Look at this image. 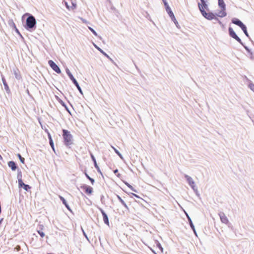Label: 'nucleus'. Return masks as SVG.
I'll return each instance as SVG.
<instances>
[{"mask_svg": "<svg viewBox=\"0 0 254 254\" xmlns=\"http://www.w3.org/2000/svg\"><path fill=\"white\" fill-rule=\"evenodd\" d=\"M184 177L186 179L187 182L191 188V189L192 190H194V188H195L196 187L195 185V182L193 181L192 178L187 174L184 175Z\"/></svg>", "mask_w": 254, "mask_h": 254, "instance_id": "nucleus-7", "label": "nucleus"}, {"mask_svg": "<svg viewBox=\"0 0 254 254\" xmlns=\"http://www.w3.org/2000/svg\"><path fill=\"white\" fill-rule=\"evenodd\" d=\"M171 20L174 22V23L175 24L176 26L178 27V28H179L180 27V26L179 25V23L177 20V19H176L175 18V15H174V17H170Z\"/></svg>", "mask_w": 254, "mask_h": 254, "instance_id": "nucleus-32", "label": "nucleus"}, {"mask_svg": "<svg viewBox=\"0 0 254 254\" xmlns=\"http://www.w3.org/2000/svg\"><path fill=\"white\" fill-rule=\"evenodd\" d=\"M244 48L245 49V50L248 52V54L250 55V58L251 60H254V57H253V53L251 51V50L245 45L243 46Z\"/></svg>", "mask_w": 254, "mask_h": 254, "instance_id": "nucleus-22", "label": "nucleus"}, {"mask_svg": "<svg viewBox=\"0 0 254 254\" xmlns=\"http://www.w3.org/2000/svg\"><path fill=\"white\" fill-rule=\"evenodd\" d=\"M198 9L201 15L206 19L211 20L214 18V13L209 11L208 7V3L204 4H199Z\"/></svg>", "mask_w": 254, "mask_h": 254, "instance_id": "nucleus-1", "label": "nucleus"}, {"mask_svg": "<svg viewBox=\"0 0 254 254\" xmlns=\"http://www.w3.org/2000/svg\"><path fill=\"white\" fill-rule=\"evenodd\" d=\"M81 230H82V232L83 233V236L85 237V238L88 241H89V240L88 239V237L87 235V234H86L85 232L84 231V230H83V229L82 228H81Z\"/></svg>", "mask_w": 254, "mask_h": 254, "instance_id": "nucleus-40", "label": "nucleus"}, {"mask_svg": "<svg viewBox=\"0 0 254 254\" xmlns=\"http://www.w3.org/2000/svg\"><path fill=\"white\" fill-rule=\"evenodd\" d=\"M1 79H2V83L3 84L4 87V89L5 90V91L7 93H9L10 92V89H9L8 85L6 81L5 77L4 76H2Z\"/></svg>", "mask_w": 254, "mask_h": 254, "instance_id": "nucleus-19", "label": "nucleus"}, {"mask_svg": "<svg viewBox=\"0 0 254 254\" xmlns=\"http://www.w3.org/2000/svg\"><path fill=\"white\" fill-rule=\"evenodd\" d=\"M214 18L213 19H214L216 21H217L218 22V23H219V24L220 25H222V23L221 22V21L218 19V18L216 16V15L214 14Z\"/></svg>", "mask_w": 254, "mask_h": 254, "instance_id": "nucleus-43", "label": "nucleus"}, {"mask_svg": "<svg viewBox=\"0 0 254 254\" xmlns=\"http://www.w3.org/2000/svg\"><path fill=\"white\" fill-rule=\"evenodd\" d=\"M131 190L134 188L131 185H130L128 187Z\"/></svg>", "mask_w": 254, "mask_h": 254, "instance_id": "nucleus-51", "label": "nucleus"}, {"mask_svg": "<svg viewBox=\"0 0 254 254\" xmlns=\"http://www.w3.org/2000/svg\"><path fill=\"white\" fill-rule=\"evenodd\" d=\"M8 166L10 168L12 171H15L18 169L17 164L13 161H10L7 163Z\"/></svg>", "mask_w": 254, "mask_h": 254, "instance_id": "nucleus-15", "label": "nucleus"}, {"mask_svg": "<svg viewBox=\"0 0 254 254\" xmlns=\"http://www.w3.org/2000/svg\"><path fill=\"white\" fill-rule=\"evenodd\" d=\"M59 102L61 104V105L65 108L66 111L68 113L71 114V112H70V110H69L68 108L67 107V106H66V105L65 104V103L63 100H62L61 99H59Z\"/></svg>", "mask_w": 254, "mask_h": 254, "instance_id": "nucleus-23", "label": "nucleus"}, {"mask_svg": "<svg viewBox=\"0 0 254 254\" xmlns=\"http://www.w3.org/2000/svg\"><path fill=\"white\" fill-rule=\"evenodd\" d=\"M17 156L19 159L21 163L24 164L25 163V159L23 157H22L20 154L18 153L17 154Z\"/></svg>", "mask_w": 254, "mask_h": 254, "instance_id": "nucleus-33", "label": "nucleus"}, {"mask_svg": "<svg viewBox=\"0 0 254 254\" xmlns=\"http://www.w3.org/2000/svg\"><path fill=\"white\" fill-rule=\"evenodd\" d=\"M18 187L19 189H23L27 191H28L31 188V187H30L29 185L24 184L23 181L18 183Z\"/></svg>", "mask_w": 254, "mask_h": 254, "instance_id": "nucleus-12", "label": "nucleus"}, {"mask_svg": "<svg viewBox=\"0 0 254 254\" xmlns=\"http://www.w3.org/2000/svg\"><path fill=\"white\" fill-rule=\"evenodd\" d=\"M22 39H24V38L23 37L22 35L20 34V35H18Z\"/></svg>", "mask_w": 254, "mask_h": 254, "instance_id": "nucleus-54", "label": "nucleus"}, {"mask_svg": "<svg viewBox=\"0 0 254 254\" xmlns=\"http://www.w3.org/2000/svg\"><path fill=\"white\" fill-rule=\"evenodd\" d=\"M235 40H236L238 42H239L241 45L243 46L245 45L244 43L242 41L241 39L239 38V37L237 35L234 38Z\"/></svg>", "mask_w": 254, "mask_h": 254, "instance_id": "nucleus-31", "label": "nucleus"}, {"mask_svg": "<svg viewBox=\"0 0 254 254\" xmlns=\"http://www.w3.org/2000/svg\"><path fill=\"white\" fill-rule=\"evenodd\" d=\"M193 190V191H194V192H195V193L196 195L198 197L200 198V194H199V192H198V190H197V187H196L195 188H194V190Z\"/></svg>", "mask_w": 254, "mask_h": 254, "instance_id": "nucleus-36", "label": "nucleus"}, {"mask_svg": "<svg viewBox=\"0 0 254 254\" xmlns=\"http://www.w3.org/2000/svg\"><path fill=\"white\" fill-rule=\"evenodd\" d=\"M131 195H132V196H134L135 197L138 198H140V197H139L138 195H137L136 194H135V193H131Z\"/></svg>", "mask_w": 254, "mask_h": 254, "instance_id": "nucleus-48", "label": "nucleus"}, {"mask_svg": "<svg viewBox=\"0 0 254 254\" xmlns=\"http://www.w3.org/2000/svg\"><path fill=\"white\" fill-rule=\"evenodd\" d=\"M100 200L102 204L105 203L104 196L103 194H102L100 196Z\"/></svg>", "mask_w": 254, "mask_h": 254, "instance_id": "nucleus-44", "label": "nucleus"}, {"mask_svg": "<svg viewBox=\"0 0 254 254\" xmlns=\"http://www.w3.org/2000/svg\"><path fill=\"white\" fill-rule=\"evenodd\" d=\"M200 2H198L197 5H198L199 4H204L205 3H208V0H200Z\"/></svg>", "mask_w": 254, "mask_h": 254, "instance_id": "nucleus-41", "label": "nucleus"}, {"mask_svg": "<svg viewBox=\"0 0 254 254\" xmlns=\"http://www.w3.org/2000/svg\"><path fill=\"white\" fill-rule=\"evenodd\" d=\"M111 147L114 150L115 153L120 157V158L121 159L123 160L124 158H123V156L122 155V154L116 148H115L114 146H111Z\"/></svg>", "mask_w": 254, "mask_h": 254, "instance_id": "nucleus-30", "label": "nucleus"}, {"mask_svg": "<svg viewBox=\"0 0 254 254\" xmlns=\"http://www.w3.org/2000/svg\"><path fill=\"white\" fill-rule=\"evenodd\" d=\"M65 70H66V73L67 74V75L68 76L69 79L72 81V83L76 87V88H77L79 92L82 95H83V92H82V89H81L79 84H78V83L77 81V80H76V79L74 77V76H73V75L72 74V73H71V72L70 71L69 69L66 68Z\"/></svg>", "mask_w": 254, "mask_h": 254, "instance_id": "nucleus-4", "label": "nucleus"}, {"mask_svg": "<svg viewBox=\"0 0 254 254\" xmlns=\"http://www.w3.org/2000/svg\"><path fill=\"white\" fill-rule=\"evenodd\" d=\"M90 157H91V158L92 161L93 162L94 166L95 168H96V169L97 170L98 173L100 174L101 175H103L97 163L96 160L95 156L91 153H90Z\"/></svg>", "mask_w": 254, "mask_h": 254, "instance_id": "nucleus-9", "label": "nucleus"}, {"mask_svg": "<svg viewBox=\"0 0 254 254\" xmlns=\"http://www.w3.org/2000/svg\"><path fill=\"white\" fill-rule=\"evenodd\" d=\"M48 139L49 140V144H50L51 147H52L53 150L55 152V147H54V143L53 140L52 139V136L49 132L48 133Z\"/></svg>", "mask_w": 254, "mask_h": 254, "instance_id": "nucleus-20", "label": "nucleus"}, {"mask_svg": "<svg viewBox=\"0 0 254 254\" xmlns=\"http://www.w3.org/2000/svg\"><path fill=\"white\" fill-rule=\"evenodd\" d=\"M232 22L233 24L239 26L240 28H241L244 25V24L239 19L237 18H232Z\"/></svg>", "mask_w": 254, "mask_h": 254, "instance_id": "nucleus-16", "label": "nucleus"}, {"mask_svg": "<svg viewBox=\"0 0 254 254\" xmlns=\"http://www.w3.org/2000/svg\"><path fill=\"white\" fill-rule=\"evenodd\" d=\"M14 30L18 35H20V33L19 30L16 27L14 29Z\"/></svg>", "mask_w": 254, "mask_h": 254, "instance_id": "nucleus-49", "label": "nucleus"}, {"mask_svg": "<svg viewBox=\"0 0 254 254\" xmlns=\"http://www.w3.org/2000/svg\"><path fill=\"white\" fill-rule=\"evenodd\" d=\"M40 227H42L41 229L42 230L43 229V225L40 226Z\"/></svg>", "mask_w": 254, "mask_h": 254, "instance_id": "nucleus-58", "label": "nucleus"}, {"mask_svg": "<svg viewBox=\"0 0 254 254\" xmlns=\"http://www.w3.org/2000/svg\"><path fill=\"white\" fill-rule=\"evenodd\" d=\"M88 29L90 30V31L93 33V34L95 36H98L97 33L95 31L94 29H93L91 27H88Z\"/></svg>", "mask_w": 254, "mask_h": 254, "instance_id": "nucleus-35", "label": "nucleus"}, {"mask_svg": "<svg viewBox=\"0 0 254 254\" xmlns=\"http://www.w3.org/2000/svg\"><path fill=\"white\" fill-rule=\"evenodd\" d=\"M124 184L128 187L130 185L126 181H124Z\"/></svg>", "mask_w": 254, "mask_h": 254, "instance_id": "nucleus-50", "label": "nucleus"}, {"mask_svg": "<svg viewBox=\"0 0 254 254\" xmlns=\"http://www.w3.org/2000/svg\"><path fill=\"white\" fill-rule=\"evenodd\" d=\"M37 232L42 238L45 236V233L42 231L37 230Z\"/></svg>", "mask_w": 254, "mask_h": 254, "instance_id": "nucleus-38", "label": "nucleus"}, {"mask_svg": "<svg viewBox=\"0 0 254 254\" xmlns=\"http://www.w3.org/2000/svg\"><path fill=\"white\" fill-rule=\"evenodd\" d=\"M165 9L166 10V12H167V13L169 15L170 17H174V14L173 11H172L170 7H167Z\"/></svg>", "mask_w": 254, "mask_h": 254, "instance_id": "nucleus-29", "label": "nucleus"}, {"mask_svg": "<svg viewBox=\"0 0 254 254\" xmlns=\"http://www.w3.org/2000/svg\"><path fill=\"white\" fill-rule=\"evenodd\" d=\"M17 179H18V183H19L20 181H22V172L19 169H18L17 170Z\"/></svg>", "mask_w": 254, "mask_h": 254, "instance_id": "nucleus-25", "label": "nucleus"}, {"mask_svg": "<svg viewBox=\"0 0 254 254\" xmlns=\"http://www.w3.org/2000/svg\"><path fill=\"white\" fill-rule=\"evenodd\" d=\"M99 210L100 211L101 214H102L103 221H104V223L109 226V218H108V216L107 214L106 213V212L103 209H102L101 208H99Z\"/></svg>", "mask_w": 254, "mask_h": 254, "instance_id": "nucleus-10", "label": "nucleus"}, {"mask_svg": "<svg viewBox=\"0 0 254 254\" xmlns=\"http://www.w3.org/2000/svg\"><path fill=\"white\" fill-rule=\"evenodd\" d=\"M59 198L60 199V200L62 201L63 204L65 206V207L70 212H72V210L70 208V207H69V205L68 204L66 200H65V199L62 196H61L60 195L59 196Z\"/></svg>", "mask_w": 254, "mask_h": 254, "instance_id": "nucleus-18", "label": "nucleus"}, {"mask_svg": "<svg viewBox=\"0 0 254 254\" xmlns=\"http://www.w3.org/2000/svg\"><path fill=\"white\" fill-rule=\"evenodd\" d=\"M186 216H187V219H188L189 225H190L191 229L193 231V232L194 234H195V235L197 236V235L196 231L195 230L194 226V225H193V224L192 223V221L190 217V216L187 213H186Z\"/></svg>", "mask_w": 254, "mask_h": 254, "instance_id": "nucleus-14", "label": "nucleus"}, {"mask_svg": "<svg viewBox=\"0 0 254 254\" xmlns=\"http://www.w3.org/2000/svg\"><path fill=\"white\" fill-rule=\"evenodd\" d=\"M229 34L231 37L232 38H234L237 35L236 32L234 31L233 28L231 27H229L228 28Z\"/></svg>", "mask_w": 254, "mask_h": 254, "instance_id": "nucleus-21", "label": "nucleus"}, {"mask_svg": "<svg viewBox=\"0 0 254 254\" xmlns=\"http://www.w3.org/2000/svg\"><path fill=\"white\" fill-rule=\"evenodd\" d=\"M80 188L84 190L85 192L88 195L91 194L93 191V189L91 187L85 184L82 185Z\"/></svg>", "mask_w": 254, "mask_h": 254, "instance_id": "nucleus-8", "label": "nucleus"}, {"mask_svg": "<svg viewBox=\"0 0 254 254\" xmlns=\"http://www.w3.org/2000/svg\"><path fill=\"white\" fill-rule=\"evenodd\" d=\"M27 92L28 94H29V95L30 94L29 91L28 89L27 90Z\"/></svg>", "mask_w": 254, "mask_h": 254, "instance_id": "nucleus-57", "label": "nucleus"}, {"mask_svg": "<svg viewBox=\"0 0 254 254\" xmlns=\"http://www.w3.org/2000/svg\"><path fill=\"white\" fill-rule=\"evenodd\" d=\"M163 3L164 4L165 9L167 8V7H170L169 4H168V2H167V1H166V2H165Z\"/></svg>", "mask_w": 254, "mask_h": 254, "instance_id": "nucleus-47", "label": "nucleus"}, {"mask_svg": "<svg viewBox=\"0 0 254 254\" xmlns=\"http://www.w3.org/2000/svg\"><path fill=\"white\" fill-rule=\"evenodd\" d=\"M63 137L64 144L67 147L70 148L73 144V136L70 131L65 129H62Z\"/></svg>", "mask_w": 254, "mask_h": 254, "instance_id": "nucleus-3", "label": "nucleus"}, {"mask_svg": "<svg viewBox=\"0 0 254 254\" xmlns=\"http://www.w3.org/2000/svg\"><path fill=\"white\" fill-rule=\"evenodd\" d=\"M132 190L133 191L135 192H137V190H136L134 188H133V190Z\"/></svg>", "mask_w": 254, "mask_h": 254, "instance_id": "nucleus-52", "label": "nucleus"}, {"mask_svg": "<svg viewBox=\"0 0 254 254\" xmlns=\"http://www.w3.org/2000/svg\"><path fill=\"white\" fill-rule=\"evenodd\" d=\"M222 9H221V10L219 11V13L217 14V13H214L215 15H216V17H220V15H222Z\"/></svg>", "mask_w": 254, "mask_h": 254, "instance_id": "nucleus-45", "label": "nucleus"}, {"mask_svg": "<svg viewBox=\"0 0 254 254\" xmlns=\"http://www.w3.org/2000/svg\"><path fill=\"white\" fill-rule=\"evenodd\" d=\"M48 64L57 73H61V70L59 66L52 60H49Z\"/></svg>", "mask_w": 254, "mask_h": 254, "instance_id": "nucleus-5", "label": "nucleus"}, {"mask_svg": "<svg viewBox=\"0 0 254 254\" xmlns=\"http://www.w3.org/2000/svg\"><path fill=\"white\" fill-rule=\"evenodd\" d=\"M219 216L220 217V220H221V221L222 223L225 224H227L229 223V221L227 216H226V215L225 214V213L224 212H220L219 213Z\"/></svg>", "mask_w": 254, "mask_h": 254, "instance_id": "nucleus-11", "label": "nucleus"}, {"mask_svg": "<svg viewBox=\"0 0 254 254\" xmlns=\"http://www.w3.org/2000/svg\"><path fill=\"white\" fill-rule=\"evenodd\" d=\"M114 173L116 174L118 177H120L121 174L118 173V170L117 169L114 170Z\"/></svg>", "mask_w": 254, "mask_h": 254, "instance_id": "nucleus-42", "label": "nucleus"}, {"mask_svg": "<svg viewBox=\"0 0 254 254\" xmlns=\"http://www.w3.org/2000/svg\"><path fill=\"white\" fill-rule=\"evenodd\" d=\"M162 1L163 3H164V2H166L167 0H162Z\"/></svg>", "mask_w": 254, "mask_h": 254, "instance_id": "nucleus-56", "label": "nucleus"}, {"mask_svg": "<svg viewBox=\"0 0 254 254\" xmlns=\"http://www.w3.org/2000/svg\"><path fill=\"white\" fill-rule=\"evenodd\" d=\"M93 45L95 47V48L98 50L101 53H102L104 56L107 57L110 61L114 62L113 59L110 58V57L106 53H105L103 50H102L100 47H99L98 46H97L95 44L93 43Z\"/></svg>", "mask_w": 254, "mask_h": 254, "instance_id": "nucleus-13", "label": "nucleus"}, {"mask_svg": "<svg viewBox=\"0 0 254 254\" xmlns=\"http://www.w3.org/2000/svg\"><path fill=\"white\" fill-rule=\"evenodd\" d=\"M8 24L10 27L14 29L16 27L15 24L14 23L12 19H9L8 21Z\"/></svg>", "mask_w": 254, "mask_h": 254, "instance_id": "nucleus-28", "label": "nucleus"}, {"mask_svg": "<svg viewBox=\"0 0 254 254\" xmlns=\"http://www.w3.org/2000/svg\"><path fill=\"white\" fill-rule=\"evenodd\" d=\"M218 0V5L222 9V15H220V17H224L227 15V13L226 12V4L223 0Z\"/></svg>", "mask_w": 254, "mask_h": 254, "instance_id": "nucleus-6", "label": "nucleus"}, {"mask_svg": "<svg viewBox=\"0 0 254 254\" xmlns=\"http://www.w3.org/2000/svg\"><path fill=\"white\" fill-rule=\"evenodd\" d=\"M13 74L15 78L17 80H20L22 78L21 75L20 74V71L19 69L17 68H14L13 69Z\"/></svg>", "mask_w": 254, "mask_h": 254, "instance_id": "nucleus-17", "label": "nucleus"}, {"mask_svg": "<svg viewBox=\"0 0 254 254\" xmlns=\"http://www.w3.org/2000/svg\"><path fill=\"white\" fill-rule=\"evenodd\" d=\"M241 28L243 30V31L244 32V33L245 34V35L247 37L250 38L249 34V33L248 32V31H247V27L246 26V25L244 24Z\"/></svg>", "mask_w": 254, "mask_h": 254, "instance_id": "nucleus-26", "label": "nucleus"}, {"mask_svg": "<svg viewBox=\"0 0 254 254\" xmlns=\"http://www.w3.org/2000/svg\"><path fill=\"white\" fill-rule=\"evenodd\" d=\"M28 16L26 18L24 27L25 28L30 31H34L36 28V21L35 17L31 14L27 13Z\"/></svg>", "mask_w": 254, "mask_h": 254, "instance_id": "nucleus-2", "label": "nucleus"}, {"mask_svg": "<svg viewBox=\"0 0 254 254\" xmlns=\"http://www.w3.org/2000/svg\"><path fill=\"white\" fill-rule=\"evenodd\" d=\"M117 197L118 200L120 201V202L122 203V204L127 209H128V207L127 204L126 203L125 201L121 198V197L119 195H117Z\"/></svg>", "mask_w": 254, "mask_h": 254, "instance_id": "nucleus-24", "label": "nucleus"}, {"mask_svg": "<svg viewBox=\"0 0 254 254\" xmlns=\"http://www.w3.org/2000/svg\"><path fill=\"white\" fill-rule=\"evenodd\" d=\"M72 6H70V9L72 10L74 9L76 7V4L75 2L71 1Z\"/></svg>", "mask_w": 254, "mask_h": 254, "instance_id": "nucleus-39", "label": "nucleus"}, {"mask_svg": "<svg viewBox=\"0 0 254 254\" xmlns=\"http://www.w3.org/2000/svg\"><path fill=\"white\" fill-rule=\"evenodd\" d=\"M64 3H65V5L66 6V7L68 9V10H70L71 9H70V6H69V5L68 4L67 2L65 1L64 2Z\"/></svg>", "mask_w": 254, "mask_h": 254, "instance_id": "nucleus-46", "label": "nucleus"}, {"mask_svg": "<svg viewBox=\"0 0 254 254\" xmlns=\"http://www.w3.org/2000/svg\"><path fill=\"white\" fill-rule=\"evenodd\" d=\"M249 87L254 92V84L250 82L249 84Z\"/></svg>", "mask_w": 254, "mask_h": 254, "instance_id": "nucleus-37", "label": "nucleus"}, {"mask_svg": "<svg viewBox=\"0 0 254 254\" xmlns=\"http://www.w3.org/2000/svg\"><path fill=\"white\" fill-rule=\"evenodd\" d=\"M156 246L159 249V250L161 252H163V247H162L161 244L158 242V241L156 242Z\"/></svg>", "mask_w": 254, "mask_h": 254, "instance_id": "nucleus-34", "label": "nucleus"}, {"mask_svg": "<svg viewBox=\"0 0 254 254\" xmlns=\"http://www.w3.org/2000/svg\"><path fill=\"white\" fill-rule=\"evenodd\" d=\"M132 190L133 191L135 192H137V190H136L134 188H133V190Z\"/></svg>", "mask_w": 254, "mask_h": 254, "instance_id": "nucleus-53", "label": "nucleus"}, {"mask_svg": "<svg viewBox=\"0 0 254 254\" xmlns=\"http://www.w3.org/2000/svg\"><path fill=\"white\" fill-rule=\"evenodd\" d=\"M84 175H85V177H86V178H87V179H88V180L90 181V182H91V184H92V185H93V184H94V183H95V180H94V179H93L92 178H91V177L88 175V174L86 173V171L84 172Z\"/></svg>", "mask_w": 254, "mask_h": 254, "instance_id": "nucleus-27", "label": "nucleus"}, {"mask_svg": "<svg viewBox=\"0 0 254 254\" xmlns=\"http://www.w3.org/2000/svg\"><path fill=\"white\" fill-rule=\"evenodd\" d=\"M0 160H2V157L0 154Z\"/></svg>", "mask_w": 254, "mask_h": 254, "instance_id": "nucleus-55", "label": "nucleus"}]
</instances>
